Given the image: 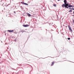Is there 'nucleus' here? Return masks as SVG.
Wrapping results in <instances>:
<instances>
[{"instance_id":"obj_1","label":"nucleus","mask_w":74,"mask_h":74,"mask_svg":"<svg viewBox=\"0 0 74 74\" xmlns=\"http://www.w3.org/2000/svg\"><path fill=\"white\" fill-rule=\"evenodd\" d=\"M64 4H63L62 5V7L64 8L66 6V4H67V1H64Z\"/></svg>"},{"instance_id":"obj_2","label":"nucleus","mask_w":74,"mask_h":74,"mask_svg":"<svg viewBox=\"0 0 74 74\" xmlns=\"http://www.w3.org/2000/svg\"><path fill=\"white\" fill-rule=\"evenodd\" d=\"M73 5H70V4H69V5H66V6H65V8H69H69H70V7H72L73 8Z\"/></svg>"},{"instance_id":"obj_3","label":"nucleus","mask_w":74,"mask_h":74,"mask_svg":"<svg viewBox=\"0 0 74 74\" xmlns=\"http://www.w3.org/2000/svg\"><path fill=\"white\" fill-rule=\"evenodd\" d=\"M68 26L69 29V30L70 31V32H73V31L72 30V29H71V27L69 25H68Z\"/></svg>"},{"instance_id":"obj_4","label":"nucleus","mask_w":74,"mask_h":74,"mask_svg":"<svg viewBox=\"0 0 74 74\" xmlns=\"http://www.w3.org/2000/svg\"><path fill=\"white\" fill-rule=\"evenodd\" d=\"M27 16H32V15H31V14H30L29 13H27Z\"/></svg>"},{"instance_id":"obj_5","label":"nucleus","mask_w":74,"mask_h":74,"mask_svg":"<svg viewBox=\"0 0 74 74\" xmlns=\"http://www.w3.org/2000/svg\"><path fill=\"white\" fill-rule=\"evenodd\" d=\"M55 63V62H52V64H51V66H53V64H54Z\"/></svg>"},{"instance_id":"obj_6","label":"nucleus","mask_w":74,"mask_h":74,"mask_svg":"<svg viewBox=\"0 0 74 74\" xmlns=\"http://www.w3.org/2000/svg\"><path fill=\"white\" fill-rule=\"evenodd\" d=\"M29 25H27V24L25 25V27H29Z\"/></svg>"},{"instance_id":"obj_7","label":"nucleus","mask_w":74,"mask_h":74,"mask_svg":"<svg viewBox=\"0 0 74 74\" xmlns=\"http://www.w3.org/2000/svg\"><path fill=\"white\" fill-rule=\"evenodd\" d=\"M20 7L21 9H22V10H23V7L22 6H20Z\"/></svg>"},{"instance_id":"obj_8","label":"nucleus","mask_w":74,"mask_h":74,"mask_svg":"<svg viewBox=\"0 0 74 74\" xmlns=\"http://www.w3.org/2000/svg\"><path fill=\"white\" fill-rule=\"evenodd\" d=\"M23 27H26V25H23Z\"/></svg>"},{"instance_id":"obj_9","label":"nucleus","mask_w":74,"mask_h":74,"mask_svg":"<svg viewBox=\"0 0 74 74\" xmlns=\"http://www.w3.org/2000/svg\"><path fill=\"white\" fill-rule=\"evenodd\" d=\"M53 5L54 7H56V4H54Z\"/></svg>"},{"instance_id":"obj_10","label":"nucleus","mask_w":74,"mask_h":74,"mask_svg":"<svg viewBox=\"0 0 74 74\" xmlns=\"http://www.w3.org/2000/svg\"><path fill=\"white\" fill-rule=\"evenodd\" d=\"M8 32H10V33H11V30H8Z\"/></svg>"},{"instance_id":"obj_11","label":"nucleus","mask_w":74,"mask_h":74,"mask_svg":"<svg viewBox=\"0 0 74 74\" xmlns=\"http://www.w3.org/2000/svg\"><path fill=\"white\" fill-rule=\"evenodd\" d=\"M69 12H72V10H69Z\"/></svg>"},{"instance_id":"obj_12","label":"nucleus","mask_w":74,"mask_h":74,"mask_svg":"<svg viewBox=\"0 0 74 74\" xmlns=\"http://www.w3.org/2000/svg\"><path fill=\"white\" fill-rule=\"evenodd\" d=\"M21 3L22 4H24V2H21Z\"/></svg>"},{"instance_id":"obj_13","label":"nucleus","mask_w":74,"mask_h":74,"mask_svg":"<svg viewBox=\"0 0 74 74\" xmlns=\"http://www.w3.org/2000/svg\"><path fill=\"white\" fill-rule=\"evenodd\" d=\"M67 39L69 40H70V38H68Z\"/></svg>"},{"instance_id":"obj_14","label":"nucleus","mask_w":74,"mask_h":74,"mask_svg":"<svg viewBox=\"0 0 74 74\" xmlns=\"http://www.w3.org/2000/svg\"><path fill=\"white\" fill-rule=\"evenodd\" d=\"M69 5V3H66V5Z\"/></svg>"},{"instance_id":"obj_15","label":"nucleus","mask_w":74,"mask_h":74,"mask_svg":"<svg viewBox=\"0 0 74 74\" xmlns=\"http://www.w3.org/2000/svg\"><path fill=\"white\" fill-rule=\"evenodd\" d=\"M25 5H28V4L25 3Z\"/></svg>"},{"instance_id":"obj_16","label":"nucleus","mask_w":74,"mask_h":74,"mask_svg":"<svg viewBox=\"0 0 74 74\" xmlns=\"http://www.w3.org/2000/svg\"><path fill=\"white\" fill-rule=\"evenodd\" d=\"M14 32V31L13 30H12L11 31V32L12 33V32Z\"/></svg>"},{"instance_id":"obj_17","label":"nucleus","mask_w":74,"mask_h":74,"mask_svg":"<svg viewBox=\"0 0 74 74\" xmlns=\"http://www.w3.org/2000/svg\"><path fill=\"white\" fill-rule=\"evenodd\" d=\"M23 3H24L23 4H24V5H25V4H26V3H25L24 2Z\"/></svg>"},{"instance_id":"obj_18","label":"nucleus","mask_w":74,"mask_h":74,"mask_svg":"<svg viewBox=\"0 0 74 74\" xmlns=\"http://www.w3.org/2000/svg\"><path fill=\"white\" fill-rule=\"evenodd\" d=\"M69 9H70L71 10H72L73 9V8H69Z\"/></svg>"},{"instance_id":"obj_19","label":"nucleus","mask_w":74,"mask_h":74,"mask_svg":"<svg viewBox=\"0 0 74 74\" xmlns=\"http://www.w3.org/2000/svg\"><path fill=\"white\" fill-rule=\"evenodd\" d=\"M14 13H15V14H16V12H15V11L14 12Z\"/></svg>"},{"instance_id":"obj_20","label":"nucleus","mask_w":74,"mask_h":74,"mask_svg":"<svg viewBox=\"0 0 74 74\" xmlns=\"http://www.w3.org/2000/svg\"><path fill=\"white\" fill-rule=\"evenodd\" d=\"M60 0H58V1H60Z\"/></svg>"},{"instance_id":"obj_21","label":"nucleus","mask_w":74,"mask_h":74,"mask_svg":"<svg viewBox=\"0 0 74 74\" xmlns=\"http://www.w3.org/2000/svg\"><path fill=\"white\" fill-rule=\"evenodd\" d=\"M8 5H7L6 6H7H7H8Z\"/></svg>"},{"instance_id":"obj_22","label":"nucleus","mask_w":74,"mask_h":74,"mask_svg":"<svg viewBox=\"0 0 74 74\" xmlns=\"http://www.w3.org/2000/svg\"><path fill=\"white\" fill-rule=\"evenodd\" d=\"M2 1V0L1 1V2Z\"/></svg>"},{"instance_id":"obj_23","label":"nucleus","mask_w":74,"mask_h":74,"mask_svg":"<svg viewBox=\"0 0 74 74\" xmlns=\"http://www.w3.org/2000/svg\"><path fill=\"white\" fill-rule=\"evenodd\" d=\"M67 53H66V54H64V55H66V54Z\"/></svg>"},{"instance_id":"obj_24","label":"nucleus","mask_w":74,"mask_h":74,"mask_svg":"<svg viewBox=\"0 0 74 74\" xmlns=\"http://www.w3.org/2000/svg\"><path fill=\"white\" fill-rule=\"evenodd\" d=\"M66 0H64L65 1H66Z\"/></svg>"},{"instance_id":"obj_25","label":"nucleus","mask_w":74,"mask_h":74,"mask_svg":"<svg viewBox=\"0 0 74 74\" xmlns=\"http://www.w3.org/2000/svg\"><path fill=\"white\" fill-rule=\"evenodd\" d=\"M45 58H43V59H45Z\"/></svg>"},{"instance_id":"obj_26","label":"nucleus","mask_w":74,"mask_h":74,"mask_svg":"<svg viewBox=\"0 0 74 74\" xmlns=\"http://www.w3.org/2000/svg\"><path fill=\"white\" fill-rule=\"evenodd\" d=\"M73 16H74V15H73Z\"/></svg>"},{"instance_id":"obj_27","label":"nucleus","mask_w":74,"mask_h":74,"mask_svg":"<svg viewBox=\"0 0 74 74\" xmlns=\"http://www.w3.org/2000/svg\"><path fill=\"white\" fill-rule=\"evenodd\" d=\"M1 42H3L2 41Z\"/></svg>"},{"instance_id":"obj_28","label":"nucleus","mask_w":74,"mask_h":74,"mask_svg":"<svg viewBox=\"0 0 74 74\" xmlns=\"http://www.w3.org/2000/svg\"><path fill=\"white\" fill-rule=\"evenodd\" d=\"M73 7H74V6H73Z\"/></svg>"}]
</instances>
